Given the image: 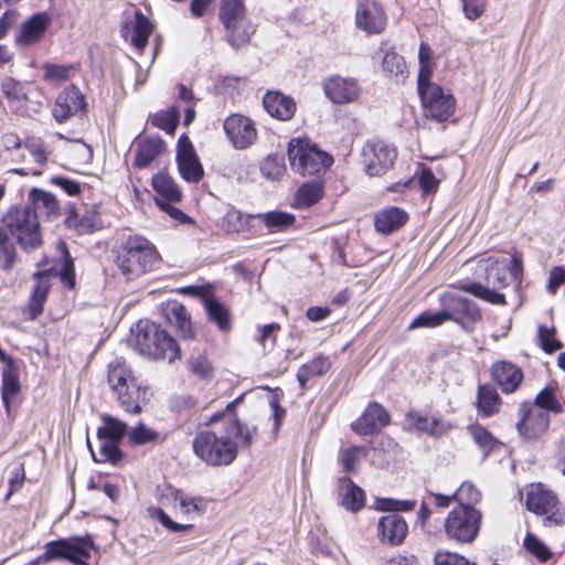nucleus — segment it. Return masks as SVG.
Here are the masks:
<instances>
[{"label": "nucleus", "instance_id": "obj_16", "mask_svg": "<svg viewBox=\"0 0 565 565\" xmlns=\"http://www.w3.org/2000/svg\"><path fill=\"white\" fill-rule=\"evenodd\" d=\"M447 320H452L470 331L481 319L478 306L461 296L447 295L444 298Z\"/></svg>", "mask_w": 565, "mask_h": 565}, {"label": "nucleus", "instance_id": "obj_56", "mask_svg": "<svg viewBox=\"0 0 565 565\" xmlns=\"http://www.w3.org/2000/svg\"><path fill=\"white\" fill-rule=\"evenodd\" d=\"M524 546L540 562H545L551 557L548 547L533 534L525 536Z\"/></svg>", "mask_w": 565, "mask_h": 565}, {"label": "nucleus", "instance_id": "obj_52", "mask_svg": "<svg viewBox=\"0 0 565 565\" xmlns=\"http://www.w3.org/2000/svg\"><path fill=\"white\" fill-rule=\"evenodd\" d=\"M0 252H1V266L4 270H10L15 264V248L9 241L8 234L4 228L0 227Z\"/></svg>", "mask_w": 565, "mask_h": 565}, {"label": "nucleus", "instance_id": "obj_50", "mask_svg": "<svg viewBox=\"0 0 565 565\" xmlns=\"http://www.w3.org/2000/svg\"><path fill=\"white\" fill-rule=\"evenodd\" d=\"M179 122V111L177 108H171L167 111L157 113L152 118V124L167 131L170 135L174 134V130Z\"/></svg>", "mask_w": 565, "mask_h": 565}, {"label": "nucleus", "instance_id": "obj_9", "mask_svg": "<svg viewBox=\"0 0 565 565\" xmlns=\"http://www.w3.org/2000/svg\"><path fill=\"white\" fill-rule=\"evenodd\" d=\"M525 505L529 511L542 516L543 525L546 527L565 524V508L557 495L541 483L529 487Z\"/></svg>", "mask_w": 565, "mask_h": 565}, {"label": "nucleus", "instance_id": "obj_64", "mask_svg": "<svg viewBox=\"0 0 565 565\" xmlns=\"http://www.w3.org/2000/svg\"><path fill=\"white\" fill-rule=\"evenodd\" d=\"M224 222L228 232H241L246 227V222L239 211H228L224 216Z\"/></svg>", "mask_w": 565, "mask_h": 565}, {"label": "nucleus", "instance_id": "obj_45", "mask_svg": "<svg viewBox=\"0 0 565 565\" xmlns=\"http://www.w3.org/2000/svg\"><path fill=\"white\" fill-rule=\"evenodd\" d=\"M382 67L385 73H387L391 76H394L398 82L404 81L408 75L406 63L403 56L398 55L395 52L385 53L382 62Z\"/></svg>", "mask_w": 565, "mask_h": 565}, {"label": "nucleus", "instance_id": "obj_26", "mask_svg": "<svg viewBox=\"0 0 565 565\" xmlns=\"http://www.w3.org/2000/svg\"><path fill=\"white\" fill-rule=\"evenodd\" d=\"M0 362L3 363L2 376V401L9 407L10 401L20 392L19 367L15 361L8 355L0 347Z\"/></svg>", "mask_w": 565, "mask_h": 565}, {"label": "nucleus", "instance_id": "obj_43", "mask_svg": "<svg viewBox=\"0 0 565 565\" xmlns=\"http://www.w3.org/2000/svg\"><path fill=\"white\" fill-rule=\"evenodd\" d=\"M50 290V278L49 275L38 273L35 275V284L31 296V310L33 315H39L43 309V303L46 300L47 292Z\"/></svg>", "mask_w": 565, "mask_h": 565}, {"label": "nucleus", "instance_id": "obj_39", "mask_svg": "<svg viewBox=\"0 0 565 565\" xmlns=\"http://www.w3.org/2000/svg\"><path fill=\"white\" fill-rule=\"evenodd\" d=\"M152 186L157 193L156 199L163 201H180L182 194L173 179L166 173H158L152 178Z\"/></svg>", "mask_w": 565, "mask_h": 565}, {"label": "nucleus", "instance_id": "obj_27", "mask_svg": "<svg viewBox=\"0 0 565 565\" xmlns=\"http://www.w3.org/2000/svg\"><path fill=\"white\" fill-rule=\"evenodd\" d=\"M491 374L501 391L505 394L515 392L523 381V372L521 369L507 361L495 362L491 367Z\"/></svg>", "mask_w": 565, "mask_h": 565}, {"label": "nucleus", "instance_id": "obj_49", "mask_svg": "<svg viewBox=\"0 0 565 565\" xmlns=\"http://www.w3.org/2000/svg\"><path fill=\"white\" fill-rule=\"evenodd\" d=\"M150 518L158 520L170 532H184L193 529V524H181L174 522L162 508L151 507L148 509Z\"/></svg>", "mask_w": 565, "mask_h": 565}, {"label": "nucleus", "instance_id": "obj_53", "mask_svg": "<svg viewBox=\"0 0 565 565\" xmlns=\"http://www.w3.org/2000/svg\"><path fill=\"white\" fill-rule=\"evenodd\" d=\"M469 431L475 443L484 451L489 452L497 446V439L489 430L480 425H472Z\"/></svg>", "mask_w": 565, "mask_h": 565}, {"label": "nucleus", "instance_id": "obj_51", "mask_svg": "<svg viewBox=\"0 0 565 565\" xmlns=\"http://www.w3.org/2000/svg\"><path fill=\"white\" fill-rule=\"evenodd\" d=\"M445 321H447L445 309L438 312L425 311L412 321L409 329L434 328L443 324Z\"/></svg>", "mask_w": 565, "mask_h": 565}, {"label": "nucleus", "instance_id": "obj_63", "mask_svg": "<svg viewBox=\"0 0 565 565\" xmlns=\"http://www.w3.org/2000/svg\"><path fill=\"white\" fill-rule=\"evenodd\" d=\"M435 565H476L475 563L469 562L463 556L450 553V552H439L435 555Z\"/></svg>", "mask_w": 565, "mask_h": 565}, {"label": "nucleus", "instance_id": "obj_22", "mask_svg": "<svg viewBox=\"0 0 565 565\" xmlns=\"http://www.w3.org/2000/svg\"><path fill=\"white\" fill-rule=\"evenodd\" d=\"M408 532V526L403 516L391 513L382 516L377 523V536L383 544L391 546L401 545Z\"/></svg>", "mask_w": 565, "mask_h": 565}, {"label": "nucleus", "instance_id": "obj_10", "mask_svg": "<svg viewBox=\"0 0 565 565\" xmlns=\"http://www.w3.org/2000/svg\"><path fill=\"white\" fill-rule=\"evenodd\" d=\"M102 420L104 425L97 431V450L93 449L89 440L87 444L96 462L116 463L121 457L118 441L127 434V425L107 414L102 415Z\"/></svg>", "mask_w": 565, "mask_h": 565}, {"label": "nucleus", "instance_id": "obj_8", "mask_svg": "<svg viewBox=\"0 0 565 565\" xmlns=\"http://www.w3.org/2000/svg\"><path fill=\"white\" fill-rule=\"evenodd\" d=\"M288 158L291 168L301 175L318 174L333 162L331 156L307 138L290 140Z\"/></svg>", "mask_w": 565, "mask_h": 565}, {"label": "nucleus", "instance_id": "obj_31", "mask_svg": "<svg viewBox=\"0 0 565 565\" xmlns=\"http://www.w3.org/2000/svg\"><path fill=\"white\" fill-rule=\"evenodd\" d=\"M407 220L408 214L403 209L390 206L374 215V226L379 233L386 235L399 230Z\"/></svg>", "mask_w": 565, "mask_h": 565}, {"label": "nucleus", "instance_id": "obj_60", "mask_svg": "<svg viewBox=\"0 0 565 565\" xmlns=\"http://www.w3.org/2000/svg\"><path fill=\"white\" fill-rule=\"evenodd\" d=\"M260 170L263 175L267 179L277 180L282 175L285 164L277 157L268 156L262 163Z\"/></svg>", "mask_w": 565, "mask_h": 565}, {"label": "nucleus", "instance_id": "obj_30", "mask_svg": "<svg viewBox=\"0 0 565 565\" xmlns=\"http://www.w3.org/2000/svg\"><path fill=\"white\" fill-rule=\"evenodd\" d=\"M164 151V142L160 137H145L135 143V166L149 167Z\"/></svg>", "mask_w": 565, "mask_h": 565}, {"label": "nucleus", "instance_id": "obj_5", "mask_svg": "<svg viewBox=\"0 0 565 565\" xmlns=\"http://www.w3.org/2000/svg\"><path fill=\"white\" fill-rule=\"evenodd\" d=\"M107 382L110 390L117 395L119 405L127 413H141L146 390L138 384L137 379L125 360L116 358L109 362Z\"/></svg>", "mask_w": 565, "mask_h": 565}, {"label": "nucleus", "instance_id": "obj_7", "mask_svg": "<svg viewBox=\"0 0 565 565\" xmlns=\"http://www.w3.org/2000/svg\"><path fill=\"white\" fill-rule=\"evenodd\" d=\"M44 550V553L29 565L49 563L57 558L67 559L74 565H89L87 559L90 557L92 551H96L97 547L93 537L85 535L49 542L45 544Z\"/></svg>", "mask_w": 565, "mask_h": 565}, {"label": "nucleus", "instance_id": "obj_6", "mask_svg": "<svg viewBox=\"0 0 565 565\" xmlns=\"http://www.w3.org/2000/svg\"><path fill=\"white\" fill-rule=\"evenodd\" d=\"M3 224L24 250L29 252L40 247L42 236L39 215L30 205L9 210L3 217Z\"/></svg>", "mask_w": 565, "mask_h": 565}, {"label": "nucleus", "instance_id": "obj_11", "mask_svg": "<svg viewBox=\"0 0 565 565\" xmlns=\"http://www.w3.org/2000/svg\"><path fill=\"white\" fill-rule=\"evenodd\" d=\"M481 518L477 509L459 504L448 513L444 523L445 533L449 540L471 543L478 535Z\"/></svg>", "mask_w": 565, "mask_h": 565}, {"label": "nucleus", "instance_id": "obj_18", "mask_svg": "<svg viewBox=\"0 0 565 565\" xmlns=\"http://www.w3.org/2000/svg\"><path fill=\"white\" fill-rule=\"evenodd\" d=\"M153 25L150 20L140 11L135 10L131 14L126 13L121 25V35L139 51H142L152 32Z\"/></svg>", "mask_w": 565, "mask_h": 565}, {"label": "nucleus", "instance_id": "obj_33", "mask_svg": "<svg viewBox=\"0 0 565 565\" xmlns=\"http://www.w3.org/2000/svg\"><path fill=\"white\" fill-rule=\"evenodd\" d=\"M49 24V19L44 14H36L23 23L17 42L31 45L39 42Z\"/></svg>", "mask_w": 565, "mask_h": 565}, {"label": "nucleus", "instance_id": "obj_2", "mask_svg": "<svg viewBox=\"0 0 565 565\" xmlns=\"http://www.w3.org/2000/svg\"><path fill=\"white\" fill-rule=\"evenodd\" d=\"M478 266L486 274V285L471 282L462 289L492 305H505V297L500 290L508 287L512 280L521 278V255L515 253L511 259L504 256H489L481 258Z\"/></svg>", "mask_w": 565, "mask_h": 565}, {"label": "nucleus", "instance_id": "obj_41", "mask_svg": "<svg viewBox=\"0 0 565 565\" xmlns=\"http://www.w3.org/2000/svg\"><path fill=\"white\" fill-rule=\"evenodd\" d=\"M330 366L331 363L327 356H317L307 364H303L297 372V379L301 388H305L310 377L324 374Z\"/></svg>", "mask_w": 565, "mask_h": 565}, {"label": "nucleus", "instance_id": "obj_25", "mask_svg": "<svg viewBox=\"0 0 565 565\" xmlns=\"http://www.w3.org/2000/svg\"><path fill=\"white\" fill-rule=\"evenodd\" d=\"M390 423L386 411L377 403L370 404L361 417L352 423V429L359 435L373 434Z\"/></svg>", "mask_w": 565, "mask_h": 565}, {"label": "nucleus", "instance_id": "obj_23", "mask_svg": "<svg viewBox=\"0 0 565 565\" xmlns=\"http://www.w3.org/2000/svg\"><path fill=\"white\" fill-rule=\"evenodd\" d=\"M85 108V99L78 88L72 86L58 94L53 116L58 122H63Z\"/></svg>", "mask_w": 565, "mask_h": 565}, {"label": "nucleus", "instance_id": "obj_34", "mask_svg": "<svg viewBox=\"0 0 565 565\" xmlns=\"http://www.w3.org/2000/svg\"><path fill=\"white\" fill-rule=\"evenodd\" d=\"M33 211L45 214L47 217L56 216L58 214V202L56 198L44 190L32 189L28 195V204Z\"/></svg>", "mask_w": 565, "mask_h": 565}, {"label": "nucleus", "instance_id": "obj_12", "mask_svg": "<svg viewBox=\"0 0 565 565\" xmlns=\"http://www.w3.org/2000/svg\"><path fill=\"white\" fill-rule=\"evenodd\" d=\"M220 17L232 46L238 47L249 41L254 28L245 17L243 0H222Z\"/></svg>", "mask_w": 565, "mask_h": 565}, {"label": "nucleus", "instance_id": "obj_38", "mask_svg": "<svg viewBox=\"0 0 565 565\" xmlns=\"http://www.w3.org/2000/svg\"><path fill=\"white\" fill-rule=\"evenodd\" d=\"M255 217L259 220L270 233L284 231L292 226L296 221L294 214L282 211L259 213Z\"/></svg>", "mask_w": 565, "mask_h": 565}, {"label": "nucleus", "instance_id": "obj_55", "mask_svg": "<svg viewBox=\"0 0 565 565\" xmlns=\"http://www.w3.org/2000/svg\"><path fill=\"white\" fill-rule=\"evenodd\" d=\"M189 367L194 375L203 380H210L214 374L213 365L204 355L191 358Z\"/></svg>", "mask_w": 565, "mask_h": 565}, {"label": "nucleus", "instance_id": "obj_44", "mask_svg": "<svg viewBox=\"0 0 565 565\" xmlns=\"http://www.w3.org/2000/svg\"><path fill=\"white\" fill-rule=\"evenodd\" d=\"M322 196V186L317 182L302 184L295 196L297 207H309L316 204Z\"/></svg>", "mask_w": 565, "mask_h": 565}, {"label": "nucleus", "instance_id": "obj_47", "mask_svg": "<svg viewBox=\"0 0 565 565\" xmlns=\"http://www.w3.org/2000/svg\"><path fill=\"white\" fill-rule=\"evenodd\" d=\"M160 438V434L148 427L143 423H139L137 426L128 431L129 443L135 446H141L150 443H157Z\"/></svg>", "mask_w": 565, "mask_h": 565}, {"label": "nucleus", "instance_id": "obj_58", "mask_svg": "<svg viewBox=\"0 0 565 565\" xmlns=\"http://www.w3.org/2000/svg\"><path fill=\"white\" fill-rule=\"evenodd\" d=\"M537 335H539L541 347L546 353H552L562 348V342L556 340L554 337L555 335L554 328L548 329L544 326H540Z\"/></svg>", "mask_w": 565, "mask_h": 565}, {"label": "nucleus", "instance_id": "obj_21", "mask_svg": "<svg viewBox=\"0 0 565 565\" xmlns=\"http://www.w3.org/2000/svg\"><path fill=\"white\" fill-rule=\"evenodd\" d=\"M326 96L337 105L351 104L359 99L361 87L354 78L333 76L323 84Z\"/></svg>", "mask_w": 565, "mask_h": 565}, {"label": "nucleus", "instance_id": "obj_48", "mask_svg": "<svg viewBox=\"0 0 565 565\" xmlns=\"http://www.w3.org/2000/svg\"><path fill=\"white\" fill-rule=\"evenodd\" d=\"M531 406H537L541 407V409H544V412H553L555 414H558L563 411V407L558 399L556 398V395L554 391L550 387L543 388L535 397V401Z\"/></svg>", "mask_w": 565, "mask_h": 565}, {"label": "nucleus", "instance_id": "obj_42", "mask_svg": "<svg viewBox=\"0 0 565 565\" xmlns=\"http://www.w3.org/2000/svg\"><path fill=\"white\" fill-rule=\"evenodd\" d=\"M2 92L12 108L18 110L25 104L28 97L26 87L15 79L6 78L2 82Z\"/></svg>", "mask_w": 565, "mask_h": 565}, {"label": "nucleus", "instance_id": "obj_35", "mask_svg": "<svg viewBox=\"0 0 565 565\" xmlns=\"http://www.w3.org/2000/svg\"><path fill=\"white\" fill-rule=\"evenodd\" d=\"M167 318L177 328L178 334L183 339H192L194 330L186 308L181 303H174L170 308Z\"/></svg>", "mask_w": 565, "mask_h": 565}, {"label": "nucleus", "instance_id": "obj_1", "mask_svg": "<svg viewBox=\"0 0 565 565\" xmlns=\"http://www.w3.org/2000/svg\"><path fill=\"white\" fill-rule=\"evenodd\" d=\"M256 428L248 427L235 416L215 414L195 435L192 446L194 454L212 467L230 466L239 449L252 445Z\"/></svg>", "mask_w": 565, "mask_h": 565}, {"label": "nucleus", "instance_id": "obj_37", "mask_svg": "<svg viewBox=\"0 0 565 565\" xmlns=\"http://www.w3.org/2000/svg\"><path fill=\"white\" fill-rule=\"evenodd\" d=\"M501 404L497 390L490 385H481L478 390L477 407L484 417L498 413Z\"/></svg>", "mask_w": 565, "mask_h": 565}, {"label": "nucleus", "instance_id": "obj_32", "mask_svg": "<svg viewBox=\"0 0 565 565\" xmlns=\"http://www.w3.org/2000/svg\"><path fill=\"white\" fill-rule=\"evenodd\" d=\"M340 503L347 510L356 512L365 504V492L356 486L350 478L339 480Z\"/></svg>", "mask_w": 565, "mask_h": 565}, {"label": "nucleus", "instance_id": "obj_62", "mask_svg": "<svg viewBox=\"0 0 565 565\" xmlns=\"http://www.w3.org/2000/svg\"><path fill=\"white\" fill-rule=\"evenodd\" d=\"M465 15L469 20L480 18L486 9V0H460Z\"/></svg>", "mask_w": 565, "mask_h": 565}, {"label": "nucleus", "instance_id": "obj_4", "mask_svg": "<svg viewBox=\"0 0 565 565\" xmlns=\"http://www.w3.org/2000/svg\"><path fill=\"white\" fill-rule=\"evenodd\" d=\"M134 345L143 356L152 360H167L169 363L180 358V349L173 338L161 327L149 320L136 324Z\"/></svg>", "mask_w": 565, "mask_h": 565}, {"label": "nucleus", "instance_id": "obj_28", "mask_svg": "<svg viewBox=\"0 0 565 565\" xmlns=\"http://www.w3.org/2000/svg\"><path fill=\"white\" fill-rule=\"evenodd\" d=\"M263 105L266 111L279 120H290L297 109L295 100L278 90H269L263 97Z\"/></svg>", "mask_w": 565, "mask_h": 565}, {"label": "nucleus", "instance_id": "obj_13", "mask_svg": "<svg viewBox=\"0 0 565 565\" xmlns=\"http://www.w3.org/2000/svg\"><path fill=\"white\" fill-rule=\"evenodd\" d=\"M418 94L427 117L443 122L455 113L456 100L448 89L439 85L429 86Z\"/></svg>", "mask_w": 565, "mask_h": 565}, {"label": "nucleus", "instance_id": "obj_59", "mask_svg": "<svg viewBox=\"0 0 565 565\" xmlns=\"http://www.w3.org/2000/svg\"><path fill=\"white\" fill-rule=\"evenodd\" d=\"M60 247L62 248L63 253V263L60 269L61 279L62 282L67 286L68 288H73L75 286V275H74V265L73 260L66 249L65 244H61Z\"/></svg>", "mask_w": 565, "mask_h": 565}, {"label": "nucleus", "instance_id": "obj_24", "mask_svg": "<svg viewBox=\"0 0 565 565\" xmlns=\"http://www.w3.org/2000/svg\"><path fill=\"white\" fill-rule=\"evenodd\" d=\"M405 423L408 429L425 433L433 437H440L451 429L448 422L415 411L406 414Z\"/></svg>", "mask_w": 565, "mask_h": 565}, {"label": "nucleus", "instance_id": "obj_54", "mask_svg": "<svg viewBox=\"0 0 565 565\" xmlns=\"http://www.w3.org/2000/svg\"><path fill=\"white\" fill-rule=\"evenodd\" d=\"M455 501L459 504L471 507L481 499L480 491L471 482H462L459 489L454 493Z\"/></svg>", "mask_w": 565, "mask_h": 565}, {"label": "nucleus", "instance_id": "obj_29", "mask_svg": "<svg viewBox=\"0 0 565 565\" xmlns=\"http://www.w3.org/2000/svg\"><path fill=\"white\" fill-rule=\"evenodd\" d=\"M22 149L23 152L21 158L24 162H28L29 159H32L39 166V168H42L46 164L49 152L46 151L41 139H28ZM13 172L20 175H40L42 173L41 169L38 168L14 169Z\"/></svg>", "mask_w": 565, "mask_h": 565}, {"label": "nucleus", "instance_id": "obj_57", "mask_svg": "<svg viewBox=\"0 0 565 565\" xmlns=\"http://www.w3.org/2000/svg\"><path fill=\"white\" fill-rule=\"evenodd\" d=\"M73 66L45 64L44 65V79L51 83H61L70 77Z\"/></svg>", "mask_w": 565, "mask_h": 565}, {"label": "nucleus", "instance_id": "obj_19", "mask_svg": "<svg viewBox=\"0 0 565 565\" xmlns=\"http://www.w3.org/2000/svg\"><path fill=\"white\" fill-rule=\"evenodd\" d=\"M178 169L188 182H198L203 175V168L188 136L182 135L177 148Z\"/></svg>", "mask_w": 565, "mask_h": 565}, {"label": "nucleus", "instance_id": "obj_3", "mask_svg": "<svg viewBox=\"0 0 565 565\" xmlns=\"http://www.w3.org/2000/svg\"><path fill=\"white\" fill-rule=\"evenodd\" d=\"M161 257L156 246L146 237L129 236L117 256V267L128 279L158 268Z\"/></svg>", "mask_w": 565, "mask_h": 565}, {"label": "nucleus", "instance_id": "obj_40", "mask_svg": "<svg viewBox=\"0 0 565 565\" xmlns=\"http://www.w3.org/2000/svg\"><path fill=\"white\" fill-rule=\"evenodd\" d=\"M161 503L164 507H172L174 510H179L184 515L199 510V500L179 490L169 491L168 494L162 497Z\"/></svg>", "mask_w": 565, "mask_h": 565}, {"label": "nucleus", "instance_id": "obj_36", "mask_svg": "<svg viewBox=\"0 0 565 565\" xmlns=\"http://www.w3.org/2000/svg\"><path fill=\"white\" fill-rule=\"evenodd\" d=\"M204 307L207 312L209 319L214 322L217 328L227 332L232 328L230 310L214 297H205Z\"/></svg>", "mask_w": 565, "mask_h": 565}, {"label": "nucleus", "instance_id": "obj_14", "mask_svg": "<svg viewBox=\"0 0 565 565\" xmlns=\"http://www.w3.org/2000/svg\"><path fill=\"white\" fill-rule=\"evenodd\" d=\"M223 130L237 150L249 148L257 139V130L254 121L241 114H232L225 118Z\"/></svg>", "mask_w": 565, "mask_h": 565}, {"label": "nucleus", "instance_id": "obj_46", "mask_svg": "<svg viewBox=\"0 0 565 565\" xmlns=\"http://www.w3.org/2000/svg\"><path fill=\"white\" fill-rule=\"evenodd\" d=\"M367 449L361 446H353L340 451V460L343 465L344 471L352 473L356 472L362 459L366 457Z\"/></svg>", "mask_w": 565, "mask_h": 565}, {"label": "nucleus", "instance_id": "obj_61", "mask_svg": "<svg viewBox=\"0 0 565 565\" xmlns=\"http://www.w3.org/2000/svg\"><path fill=\"white\" fill-rule=\"evenodd\" d=\"M419 185L425 194L434 193L439 186V181L433 171L426 167H422L418 174Z\"/></svg>", "mask_w": 565, "mask_h": 565}, {"label": "nucleus", "instance_id": "obj_15", "mask_svg": "<svg viewBox=\"0 0 565 565\" xmlns=\"http://www.w3.org/2000/svg\"><path fill=\"white\" fill-rule=\"evenodd\" d=\"M363 163L369 175H382L394 164L396 150L388 145L377 141L369 142L362 150Z\"/></svg>", "mask_w": 565, "mask_h": 565}, {"label": "nucleus", "instance_id": "obj_17", "mask_svg": "<svg viewBox=\"0 0 565 565\" xmlns=\"http://www.w3.org/2000/svg\"><path fill=\"white\" fill-rule=\"evenodd\" d=\"M521 418L516 425L520 435L529 440L540 438L548 428L550 415L531 403H524L520 407Z\"/></svg>", "mask_w": 565, "mask_h": 565}, {"label": "nucleus", "instance_id": "obj_20", "mask_svg": "<svg viewBox=\"0 0 565 565\" xmlns=\"http://www.w3.org/2000/svg\"><path fill=\"white\" fill-rule=\"evenodd\" d=\"M355 24L369 34L383 32L386 26V15L381 4L374 0L361 1L356 8Z\"/></svg>", "mask_w": 565, "mask_h": 565}]
</instances>
